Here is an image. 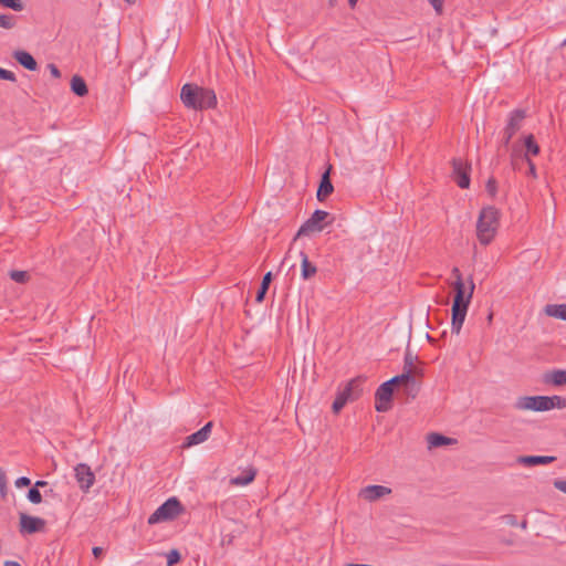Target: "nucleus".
<instances>
[{"mask_svg":"<svg viewBox=\"0 0 566 566\" xmlns=\"http://www.w3.org/2000/svg\"><path fill=\"white\" fill-rule=\"evenodd\" d=\"M182 512L180 501L172 496L166 500L153 514L148 517V524L155 525L160 522L171 521Z\"/></svg>","mask_w":566,"mask_h":566,"instance_id":"obj_4","label":"nucleus"},{"mask_svg":"<svg viewBox=\"0 0 566 566\" xmlns=\"http://www.w3.org/2000/svg\"><path fill=\"white\" fill-rule=\"evenodd\" d=\"M524 145H525V148H526V156L528 154L537 155L539 153V146L535 142L533 135H528V136L525 137Z\"/></svg>","mask_w":566,"mask_h":566,"instance_id":"obj_27","label":"nucleus"},{"mask_svg":"<svg viewBox=\"0 0 566 566\" xmlns=\"http://www.w3.org/2000/svg\"><path fill=\"white\" fill-rule=\"evenodd\" d=\"M45 521L38 516H31L25 513H20V527L19 531L22 535H30L43 531Z\"/></svg>","mask_w":566,"mask_h":566,"instance_id":"obj_8","label":"nucleus"},{"mask_svg":"<svg viewBox=\"0 0 566 566\" xmlns=\"http://www.w3.org/2000/svg\"><path fill=\"white\" fill-rule=\"evenodd\" d=\"M10 277L17 283H24L28 279V273L25 271H11Z\"/></svg>","mask_w":566,"mask_h":566,"instance_id":"obj_31","label":"nucleus"},{"mask_svg":"<svg viewBox=\"0 0 566 566\" xmlns=\"http://www.w3.org/2000/svg\"><path fill=\"white\" fill-rule=\"evenodd\" d=\"M547 407L548 411L552 409H565L566 408V398L562 396H547Z\"/></svg>","mask_w":566,"mask_h":566,"instance_id":"obj_24","label":"nucleus"},{"mask_svg":"<svg viewBox=\"0 0 566 566\" xmlns=\"http://www.w3.org/2000/svg\"><path fill=\"white\" fill-rule=\"evenodd\" d=\"M412 374H413V369H407V370H403V373L401 375H397V376L390 378L389 381L392 385H396L399 382L415 384V378H413Z\"/></svg>","mask_w":566,"mask_h":566,"instance_id":"obj_25","label":"nucleus"},{"mask_svg":"<svg viewBox=\"0 0 566 566\" xmlns=\"http://www.w3.org/2000/svg\"><path fill=\"white\" fill-rule=\"evenodd\" d=\"M416 359L417 357L413 356L411 352L407 350L403 357V370L412 369Z\"/></svg>","mask_w":566,"mask_h":566,"instance_id":"obj_32","label":"nucleus"},{"mask_svg":"<svg viewBox=\"0 0 566 566\" xmlns=\"http://www.w3.org/2000/svg\"><path fill=\"white\" fill-rule=\"evenodd\" d=\"M0 4L14 11H21L23 9V3L21 0H0Z\"/></svg>","mask_w":566,"mask_h":566,"instance_id":"obj_30","label":"nucleus"},{"mask_svg":"<svg viewBox=\"0 0 566 566\" xmlns=\"http://www.w3.org/2000/svg\"><path fill=\"white\" fill-rule=\"evenodd\" d=\"M271 280H272V273L271 272H268L266 274H264L263 279H262V282H261V286L256 293V301L258 302H261L264 296H265V293L269 289V285L271 283Z\"/></svg>","mask_w":566,"mask_h":566,"instance_id":"obj_26","label":"nucleus"},{"mask_svg":"<svg viewBox=\"0 0 566 566\" xmlns=\"http://www.w3.org/2000/svg\"><path fill=\"white\" fill-rule=\"evenodd\" d=\"M348 2H349V6L353 8L356 6L357 0H348Z\"/></svg>","mask_w":566,"mask_h":566,"instance_id":"obj_48","label":"nucleus"},{"mask_svg":"<svg viewBox=\"0 0 566 566\" xmlns=\"http://www.w3.org/2000/svg\"><path fill=\"white\" fill-rule=\"evenodd\" d=\"M15 488L21 489L24 486H29L31 484V480L28 476H20L14 482Z\"/></svg>","mask_w":566,"mask_h":566,"instance_id":"obj_37","label":"nucleus"},{"mask_svg":"<svg viewBox=\"0 0 566 566\" xmlns=\"http://www.w3.org/2000/svg\"><path fill=\"white\" fill-rule=\"evenodd\" d=\"M452 274L455 276V282L453 284L454 297L451 307V332L459 335L473 296L475 284L473 280L470 279L467 285L458 268L452 270Z\"/></svg>","mask_w":566,"mask_h":566,"instance_id":"obj_1","label":"nucleus"},{"mask_svg":"<svg viewBox=\"0 0 566 566\" xmlns=\"http://www.w3.org/2000/svg\"><path fill=\"white\" fill-rule=\"evenodd\" d=\"M13 57L18 63L29 71H35L38 67L34 57L27 51L18 50L13 53Z\"/></svg>","mask_w":566,"mask_h":566,"instance_id":"obj_17","label":"nucleus"},{"mask_svg":"<svg viewBox=\"0 0 566 566\" xmlns=\"http://www.w3.org/2000/svg\"><path fill=\"white\" fill-rule=\"evenodd\" d=\"M527 163L530 165V172L533 175V176H536V170H535V166L534 164L527 158Z\"/></svg>","mask_w":566,"mask_h":566,"instance_id":"obj_45","label":"nucleus"},{"mask_svg":"<svg viewBox=\"0 0 566 566\" xmlns=\"http://www.w3.org/2000/svg\"><path fill=\"white\" fill-rule=\"evenodd\" d=\"M486 190L491 196H495L496 193V181L494 179H489L486 182Z\"/></svg>","mask_w":566,"mask_h":566,"instance_id":"obj_38","label":"nucleus"},{"mask_svg":"<svg viewBox=\"0 0 566 566\" xmlns=\"http://www.w3.org/2000/svg\"><path fill=\"white\" fill-rule=\"evenodd\" d=\"M4 566H21V565L14 560H7V562H4Z\"/></svg>","mask_w":566,"mask_h":566,"instance_id":"obj_46","label":"nucleus"},{"mask_svg":"<svg viewBox=\"0 0 566 566\" xmlns=\"http://www.w3.org/2000/svg\"><path fill=\"white\" fill-rule=\"evenodd\" d=\"M392 387L394 385L389 380L382 382L376 391V399L380 402L389 403L392 397Z\"/></svg>","mask_w":566,"mask_h":566,"instance_id":"obj_20","label":"nucleus"},{"mask_svg":"<svg viewBox=\"0 0 566 566\" xmlns=\"http://www.w3.org/2000/svg\"><path fill=\"white\" fill-rule=\"evenodd\" d=\"M427 1L433 8V10H434V12L437 14H441L442 13L444 0H427Z\"/></svg>","mask_w":566,"mask_h":566,"instance_id":"obj_34","label":"nucleus"},{"mask_svg":"<svg viewBox=\"0 0 566 566\" xmlns=\"http://www.w3.org/2000/svg\"><path fill=\"white\" fill-rule=\"evenodd\" d=\"M92 552H93V555H94L95 557H99V556L103 554V548H102V547H98V546H95V547H93V551H92Z\"/></svg>","mask_w":566,"mask_h":566,"instance_id":"obj_43","label":"nucleus"},{"mask_svg":"<svg viewBox=\"0 0 566 566\" xmlns=\"http://www.w3.org/2000/svg\"><path fill=\"white\" fill-rule=\"evenodd\" d=\"M520 526H521V528H522V530H526V527H527V521H526V520H524V521L520 524Z\"/></svg>","mask_w":566,"mask_h":566,"instance_id":"obj_47","label":"nucleus"},{"mask_svg":"<svg viewBox=\"0 0 566 566\" xmlns=\"http://www.w3.org/2000/svg\"><path fill=\"white\" fill-rule=\"evenodd\" d=\"M167 566H174L180 559V554L177 549H171L167 555Z\"/></svg>","mask_w":566,"mask_h":566,"instance_id":"obj_33","label":"nucleus"},{"mask_svg":"<svg viewBox=\"0 0 566 566\" xmlns=\"http://www.w3.org/2000/svg\"><path fill=\"white\" fill-rule=\"evenodd\" d=\"M27 497L33 504H39L42 502V495L36 488H31L27 494Z\"/></svg>","mask_w":566,"mask_h":566,"instance_id":"obj_29","label":"nucleus"},{"mask_svg":"<svg viewBox=\"0 0 566 566\" xmlns=\"http://www.w3.org/2000/svg\"><path fill=\"white\" fill-rule=\"evenodd\" d=\"M256 471L252 468L241 472L240 474L231 478V484L244 486L250 484L255 478Z\"/></svg>","mask_w":566,"mask_h":566,"instance_id":"obj_19","label":"nucleus"},{"mask_svg":"<svg viewBox=\"0 0 566 566\" xmlns=\"http://www.w3.org/2000/svg\"><path fill=\"white\" fill-rule=\"evenodd\" d=\"M124 1L129 3V4H133V3H135L136 0H124Z\"/></svg>","mask_w":566,"mask_h":566,"instance_id":"obj_49","label":"nucleus"},{"mask_svg":"<svg viewBox=\"0 0 566 566\" xmlns=\"http://www.w3.org/2000/svg\"><path fill=\"white\" fill-rule=\"evenodd\" d=\"M48 69L53 77L59 78L61 76V72L55 64H49Z\"/></svg>","mask_w":566,"mask_h":566,"instance_id":"obj_40","label":"nucleus"},{"mask_svg":"<svg viewBox=\"0 0 566 566\" xmlns=\"http://www.w3.org/2000/svg\"><path fill=\"white\" fill-rule=\"evenodd\" d=\"M500 223V211L492 206L484 207L476 222V237L481 244H490L496 235Z\"/></svg>","mask_w":566,"mask_h":566,"instance_id":"obj_3","label":"nucleus"},{"mask_svg":"<svg viewBox=\"0 0 566 566\" xmlns=\"http://www.w3.org/2000/svg\"><path fill=\"white\" fill-rule=\"evenodd\" d=\"M388 408H389V403H386V402H380V401H379V402L376 405V410H377V411H379V412H385V411H387V410H388Z\"/></svg>","mask_w":566,"mask_h":566,"instance_id":"obj_42","label":"nucleus"},{"mask_svg":"<svg viewBox=\"0 0 566 566\" xmlns=\"http://www.w3.org/2000/svg\"><path fill=\"white\" fill-rule=\"evenodd\" d=\"M71 90L75 95L81 96V97L85 96L88 92L85 81L78 75H74L72 77Z\"/></svg>","mask_w":566,"mask_h":566,"instance_id":"obj_23","label":"nucleus"},{"mask_svg":"<svg viewBox=\"0 0 566 566\" xmlns=\"http://www.w3.org/2000/svg\"><path fill=\"white\" fill-rule=\"evenodd\" d=\"M517 410H532L537 412L548 411L547 396H524L517 398L514 403Z\"/></svg>","mask_w":566,"mask_h":566,"instance_id":"obj_6","label":"nucleus"},{"mask_svg":"<svg viewBox=\"0 0 566 566\" xmlns=\"http://www.w3.org/2000/svg\"><path fill=\"white\" fill-rule=\"evenodd\" d=\"M554 460L555 457L552 455H521L516 459V462L526 467H534L548 464Z\"/></svg>","mask_w":566,"mask_h":566,"instance_id":"obj_14","label":"nucleus"},{"mask_svg":"<svg viewBox=\"0 0 566 566\" xmlns=\"http://www.w3.org/2000/svg\"><path fill=\"white\" fill-rule=\"evenodd\" d=\"M334 190L333 184L329 180V170H326L321 179L316 198L319 201H323L327 196H329Z\"/></svg>","mask_w":566,"mask_h":566,"instance_id":"obj_16","label":"nucleus"},{"mask_svg":"<svg viewBox=\"0 0 566 566\" xmlns=\"http://www.w3.org/2000/svg\"><path fill=\"white\" fill-rule=\"evenodd\" d=\"M545 313L551 317L566 321V304H548L545 307Z\"/></svg>","mask_w":566,"mask_h":566,"instance_id":"obj_22","label":"nucleus"},{"mask_svg":"<svg viewBox=\"0 0 566 566\" xmlns=\"http://www.w3.org/2000/svg\"><path fill=\"white\" fill-rule=\"evenodd\" d=\"M301 256V276L304 280L311 279L317 272V269L314 264H312L308 260V256L305 252H300Z\"/></svg>","mask_w":566,"mask_h":566,"instance_id":"obj_18","label":"nucleus"},{"mask_svg":"<svg viewBox=\"0 0 566 566\" xmlns=\"http://www.w3.org/2000/svg\"><path fill=\"white\" fill-rule=\"evenodd\" d=\"M524 116L525 114L521 109H515L510 114L506 126L504 128V145H507L515 133L520 129Z\"/></svg>","mask_w":566,"mask_h":566,"instance_id":"obj_10","label":"nucleus"},{"mask_svg":"<svg viewBox=\"0 0 566 566\" xmlns=\"http://www.w3.org/2000/svg\"><path fill=\"white\" fill-rule=\"evenodd\" d=\"M563 44L566 45V39L563 41Z\"/></svg>","mask_w":566,"mask_h":566,"instance_id":"obj_50","label":"nucleus"},{"mask_svg":"<svg viewBox=\"0 0 566 566\" xmlns=\"http://www.w3.org/2000/svg\"><path fill=\"white\" fill-rule=\"evenodd\" d=\"M15 17L12 14H0V27L3 29H12L15 25Z\"/></svg>","mask_w":566,"mask_h":566,"instance_id":"obj_28","label":"nucleus"},{"mask_svg":"<svg viewBox=\"0 0 566 566\" xmlns=\"http://www.w3.org/2000/svg\"><path fill=\"white\" fill-rule=\"evenodd\" d=\"M427 441H428L429 449L448 446V444H451L454 442L453 439L446 437L443 434H440V433L428 434Z\"/></svg>","mask_w":566,"mask_h":566,"instance_id":"obj_21","label":"nucleus"},{"mask_svg":"<svg viewBox=\"0 0 566 566\" xmlns=\"http://www.w3.org/2000/svg\"><path fill=\"white\" fill-rule=\"evenodd\" d=\"M361 391L363 389L360 388V380H350L347 386L337 394L335 400L333 401V411L336 413L339 412L348 401L356 399L361 394Z\"/></svg>","mask_w":566,"mask_h":566,"instance_id":"obj_5","label":"nucleus"},{"mask_svg":"<svg viewBox=\"0 0 566 566\" xmlns=\"http://www.w3.org/2000/svg\"><path fill=\"white\" fill-rule=\"evenodd\" d=\"M0 78L1 80H6V81H10V82H14L15 81V75H14L13 72L0 67Z\"/></svg>","mask_w":566,"mask_h":566,"instance_id":"obj_36","label":"nucleus"},{"mask_svg":"<svg viewBox=\"0 0 566 566\" xmlns=\"http://www.w3.org/2000/svg\"><path fill=\"white\" fill-rule=\"evenodd\" d=\"M504 520L511 526H517L518 525L516 516H514V515H511V514L505 515Z\"/></svg>","mask_w":566,"mask_h":566,"instance_id":"obj_41","label":"nucleus"},{"mask_svg":"<svg viewBox=\"0 0 566 566\" xmlns=\"http://www.w3.org/2000/svg\"><path fill=\"white\" fill-rule=\"evenodd\" d=\"M453 166V178L457 185L467 189L470 186V176L468 172V166L463 163L462 159H454L452 163Z\"/></svg>","mask_w":566,"mask_h":566,"instance_id":"obj_11","label":"nucleus"},{"mask_svg":"<svg viewBox=\"0 0 566 566\" xmlns=\"http://www.w3.org/2000/svg\"><path fill=\"white\" fill-rule=\"evenodd\" d=\"M554 486L566 494V480H555L554 481Z\"/></svg>","mask_w":566,"mask_h":566,"instance_id":"obj_39","label":"nucleus"},{"mask_svg":"<svg viewBox=\"0 0 566 566\" xmlns=\"http://www.w3.org/2000/svg\"><path fill=\"white\" fill-rule=\"evenodd\" d=\"M75 479L82 491L87 492L95 482V474L85 463H78L74 468Z\"/></svg>","mask_w":566,"mask_h":566,"instance_id":"obj_9","label":"nucleus"},{"mask_svg":"<svg viewBox=\"0 0 566 566\" xmlns=\"http://www.w3.org/2000/svg\"><path fill=\"white\" fill-rule=\"evenodd\" d=\"M0 494L6 496L7 494V476L4 471L0 468Z\"/></svg>","mask_w":566,"mask_h":566,"instance_id":"obj_35","label":"nucleus"},{"mask_svg":"<svg viewBox=\"0 0 566 566\" xmlns=\"http://www.w3.org/2000/svg\"><path fill=\"white\" fill-rule=\"evenodd\" d=\"M328 212L324 210H315L310 219H307L298 229L297 237L307 235L314 232H321L324 228L323 221L327 218Z\"/></svg>","mask_w":566,"mask_h":566,"instance_id":"obj_7","label":"nucleus"},{"mask_svg":"<svg viewBox=\"0 0 566 566\" xmlns=\"http://www.w3.org/2000/svg\"><path fill=\"white\" fill-rule=\"evenodd\" d=\"M212 422L206 423L201 429L188 436L184 442L185 448H190L207 441L210 437Z\"/></svg>","mask_w":566,"mask_h":566,"instance_id":"obj_13","label":"nucleus"},{"mask_svg":"<svg viewBox=\"0 0 566 566\" xmlns=\"http://www.w3.org/2000/svg\"><path fill=\"white\" fill-rule=\"evenodd\" d=\"M180 99L187 108L195 111L209 109L217 105L213 90L189 83L181 87Z\"/></svg>","mask_w":566,"mask_h":566,"instance_id":"obj_2","label":"nucleus"},{"mask_svg":"<svg viewBox=\"0 0 566 566\" xmlns=\"http://www.w3.org/2000/svg\"><path fill=\"white\" fill-rule=\"evenodd\" d=\"M543 381L547 385H553L556 387L566 385V370L565 369L551 370V371L544 374Z\"/></svg>","mask_w":566,"mask_h":566,"instance_id":"obj_15","label":"nucleus"},{"mask_svg":"<svg viewBox=\"0 0 566 566\" xmlns=\"http://www.w3.org/2000/svg\"><path fill=\"white\" fill-rule=\"evenodd\" d=\"M391 493V489L385 485H367L363 488L359 495L368 502H375Z\"/></svg>","mask_w":566,"mask_h":566,"instance_id":"obj_12","label":"nucleus"},{"mask_svg":"<svg viewBox=\"0 0 566 566\" xmlns=\"http://www.w3.org/2000/svg\"><path fill=\"white\" fill-rule=\"evenodd\" d=\"M45 485H48V482H46V481L38 480V481L35 482V484H34V486H33V488L39 489V488H44Z\"/></svg>","mask_w":566,"mask_h":566,"instance_id":"obj_44","label":"nucleus"}]
</instances>
